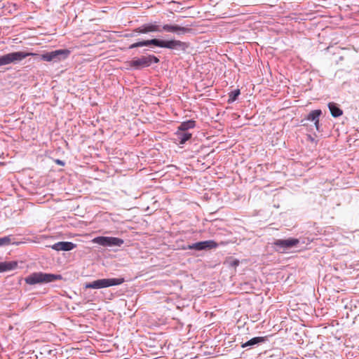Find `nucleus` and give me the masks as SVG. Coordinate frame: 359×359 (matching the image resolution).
Returning <instances> with one entry per match:
<instances>
[{
    "instance_id": "nucleus-20",
    "label": "nucleus",
    "mask_w": 359,
    "mask_h": 359,
    "mask_svg": "<svg viewBox=\"0 0 359 359\" xmlns=\"http://www.w3.org/2000/svg\"><path fill=\"white\" fill-rule=\"evenodd\" d=\"M204 250L214 249L218 247V244L213 240H208L203 241Z\"/></svg>"
},
{
    "instance_id": "nucleus-13",
    "label": "nucleus",
    "mask_w": 359,
    "mask_h": 359,
    "mask_svg": "<svg viewBox=\"0 0 359 359\" xmlns=\"http://www.w3.org/2000/svg\"><path fill=\"white\" fill-rule=\"evenodd\" d=\"M176 136V141L178 142L179 144H185L189 140L191 139L192 135L191 133L186 131L180 130L177 129V132L175 133Z\"/></svg>"
},
{
    "instance_id": "nucleus-21",
    "label": "nucleus",
    "mask_w": 359,
    "mask_h": 359,
    "mask_svg": "<svg viewBox=\"0 0 359 359\" xmlns=\"http://www.w3.org/2000/svg\"><path fill=\"white\" fill-rule=\"evenodd\" d=\"M11 243V236L0 238V246L8 245Z\"/></svg>"
},
{
    "instance_id": "nucleus-3",
    "label": "nucleus",
    "mask_w": 359,
    "mask_h": 359,
    "mask_svg": "<svg viewBox=\"0 0 359 359\" xmlns=\"http://www.w3.org/2000/svg\"><path fill=\"white\" fill-rule=\"evenodd\" d=\"M159 59L154 55H142L139 57H135L132 60L128 62L130 69L139 70L143 68L150 67L153 63L157 64Z\"/></svg>"
},
{
    "instance_id": "nucleus-14",
    "label": "nucleus",
    "mask_w": 359,
    "mask_h": 359,
    "mask_svg": "<svg viewBox=\"0 0 359 359\" xmlns=\"http://www.w3.org/2000/svg\"><path fill=\"white\" fill-rule=\"evenodd\" d=\"M18 267L17 261L0 262V273L15 270Z\"/></svg>"
},
{
    "instance_id": "nucleus-16",
    "label": "nucleus",
    "mask_w": 359,
    "mask_h": 359,
    "mask_svg": "<svg viewBox=\"0 0 359 359\" xmlns=\"http://www.w3.org/2000/svg\"><path fill=\"white\" fill-rule=\"evenodd\" d=\"M328 108L332 116L334 118H337L343 114V111L339 107L338 104L334 102H330L328 104Z\"/></svg>"
},
{
    "instance_id": "nucleus-12",
    "label": "nucleus",
    "mask_w": 359,
    "mask_h": 359,
    "mask_svg": "<svg viewBox=\"0 0 359 359\" xmlns=\"http://www.w3.org/2000/svg\"><path fill=\"white\" fill-rule=\"evenodd\" d=\"M322 114L320 109L312 110L306 117V120L313 121L315 127L318 131H320L319 118Z\"/></svg>"
},
{
    "instance_id": "nucleus-7",
    "label": "nucleus",
    "mask_w": 359,
    "mask_h": 359,
    "mask_svg": "<svg viewBox=\"0 0 359 359\" xmlns=\"http://www.w3.org/2000/svg\"><path fill=\"white\" fill-rule=\"evenodd\" d=\"M150 32H161V27L156 22L145 23L135 29L131 33L126 34L125 37H135L137 34Z\"/></svg>"
},
{
    "instance_id": "nucleus-15",
    "label": "nucleus",
    "mask_w": 359,
    "mask_h": 359,
    "mask_svg": "<svg viewBox=\"0 0 359 359\" xmlns=\"http://www.w3.org/2000/svg\"><path fill=\"white\" fill-rule=\"evenodd\" d=\"M266 341V338L264 337H255L248 340V341L242 344V348L246 347H253L255 346L259 345L261 343Z\"/></svg>"
},
{
    "instance_id": "nucleus-19",
    "label": "nucleus",
    "mask_w": 359,
    "mask_h": 359,
    "mask_svg": "<svg viewBox=\"0 0 359 359\" xmlns=\"http://www.w3.org/2000/svg\"><path fill=\"white\" fill-rule=\"evenodd\" d=\"M240 94L241 92L239 89H236L233 91H231L229 93L228 103L230 104L236 101Z\"/></svg>"
},
{
    "instance_id": "nucleus-17",
    "label": "nucleus",
    "mask_w": 359,
    "mask_h": 359,
    "mask_svg": "<svg viewBox=\"0 0 359 359\" xmlns=\"http://www.w3.org/2000/svg\"><path fill=\"white\" fill-rule=\"evenodd\" d=\"M196 126V121L194 120H188L181 123L177 129L182 131L188 132L189 129L194 128Z\"/></svg>"
},
{
    "instance_id": "nucleus-22",
    "label": "nucleus",
    "mask_w": 359,
    "mask_h": 359,
    "mask_svg": "<svg viewBox=\"0 0 359 359\" xmlns=\"http://www.w3.org/2000/svg\"><path fill=\"white\" fill-rule=\"evenodd\" d=\"M57 165H65V163L62 161V160H60V159H57L55 161Z\"/></svg>"
},
{
    "instance_id": "nucleus-8",
    "label": "nucleus",
    "mask_w": 359,
    "mask_h": 359,
    "mask_svg": "<svg viewBox=\"0 0 359 359\" xmlns=\"http://www.w3.org/2000/svg\"><path fill=\"white\" fill-rule=\"evenodd\" d=\"M299 243V240L298 238H290L276 240L273 242V246L276 252L284 253L292 248L297 246Z\"/></svg>"
},
{
    "instance_id": "nucleus-4",
    "label": "nucleus",
    "mask_w": 359,
    "mask_h": 359,
    "mask_svg": "<svg viewBox=\"0 0 359 359\" xmlns=\"http://www.w3.org/2000/svg\"><path fill=\"white\" fill-rule=\"evenodd\" d=\"M38 55L37 53L25 51L12 52L0 56V67L10 64H16L28 56Z\"/></svg>"
},
{
    "instance_id": "nucleus-11",
    "label": "nucleus",
    "mask_w": 359,
    "mask_h": 359,
    "mask_svg": "<svg viewBox=\"0 0 359 359\" xmlns=\"http://www.w3.org/2000/svg\"><path fill=\"white\" fill-rule=\"evenodd\" d=\"M76 247V245L75 243L69 241L57 242L50 246L53 250L56 251H70Z\"/></svg>"
},
{
    "instance_id": "nucleus-1",
    "label": "nucleus",
    "mask_w": 359,
    "mask_h": 359,
    "mask_svg": "<svg viewBox=\"0 0 359 359\" xmlns=\"http://www.w3.org/2000/svg\"><path fill=\"white\" fill-rule=\"evenodd\" d=\"M155 46L159 48H165L170 50L186 51L189 48V44L180 40L171 39L163 40L160 39H151L148 40L139 41L129 46V49H133L139 47Z\"/></svg>"
},
{
    "instance_id": "nucleus-5",
    "label": "nucleus",
    "mask_w": 359,
    "mask_h": 359,
    "mask_svg": "<svg viewBox=\"0 0 359 359\" xmlns=\"http://www.w3.org/2000/svg\"><path fill=\"white\" fill-rule=\"evenodd\" d=\"M125 282L123 278H102L97 279L85 284L84 287L91 289H102L111 286L119 285Z\"/></svg>"
},
{
    "instance_id": "nucleus-2",
    "label": "nucleus",
    "mask_w": 359,
    "mask_h": 359,
    "mask_svg": "<svg viewBox=\"0 0 359 359\" xmlns=\"http://www.w3.org/2000/svg\"><path fill=\"white\" fill-rule=\"evenodd\" d=\"M62 278L60 274L47 273L43 272H34L27 276L25 281L27 284L33 285L36 284L49 283Z\"/></svg>"
},
{
    "instance_id": "nucleus-6",
    "label": "nucleus",
    "mask_w": 359,
    "mask_h": 359,
    "mask_svg": "<svg viewBox=\"0 0 359 359\" xmlns=\"http://www.w3.org/2000/svg\"><path fill=\"white\" fill-rule=\"evenodd\" d=\"M70 50L68 49H59L50 52H46L41 55L37 54L39 59L46 62H57L65 60L70 55ZM36 55H34L36 57Z\"/></svg>"
},
{
    "instance_id": "nucleus-9",
    "label": "nucleus",
    "mask_w": 359,
    "mask_h": 359,
    "mask_svg": "<svg viewBox=\"0 0 359 359\" xmlns=\"http://www.w3.org/2000/svg\"><path fill=\"white\" fill-rule=\"evenodd\" d=\"M93 243L104 247H120L123 244V240L116 237L97 236L93 239Z\"/></svg>"
},
{
    "instance_id": "nucleus-18",
    "label": "nucleus",
    "mask_w": 359,
    "mask_h": 359,
    "mask_svg": "<svg viewBox=\"0 0 359 359\" xmlns=\"http://www.w3.org/2000/svg\"><path fill=\"white\" fill-rule=\"evenodd\" d=\"M185 250H195L197 251L205 250L203 241L197 242L191 245H188L187 247L184 248Z\"/></svg>"
},
{
    "instance_id": "nucleus-10",
    "label": "nucleus",
    "mask_w": 359,
    "mask_h": 359,
    "mask_svg": "<svg viewBox=\"0 0 359 359\" xmlns=\"http://www.w3.org/2000/svg\"><path fill=\"white\" fill-rule=\"evenodd\" d=\"M161 32L163 30L168 32L175 33L177 35H182L187 33H189L191 29L188 27H181L178 25H164L161 28Z\"/></svg>"
}]
</instances>
